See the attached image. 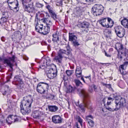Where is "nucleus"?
<instances>
[{
  "instance_id": "nucleus-13",
  "label": "nucleus",
  "mask_w": 128,
  "mask_h": 128,
  "mask_svg": "<svg viewBox=\"0 0 128 128\" xmlns=\"http://www.w3.org/2000/svg\"><path fill=\"white\" fill-rule=\"evenodd\" d=\"M39 68L42 69H44L48 75V74H50L52 72V70L50 66V65H47V64L45 65L43 64H40L39 66Z\"/></svg>"
},
{
  "instance_id": "nucleus-19",
  "label": "nucleus",
  "mask_w": 128,
  "mask_h": 128,
  "mask_svg": "<svg viewBox=\"0 0 128 128\" xmlns=\"http://www.w3.org/2000/svg\"><path fill=\"white\" fill-rule=\"evenodd\" d=\"M82 70L81 68L79 66H77L76 70V75L78 78H80L82 76Z\"/></svg>"
},
{
  "instance_id": "nucleus-64",
  "label": "nucleus",
  "mask_w": 128,
  "mask_h": 128,
  "mask_svg": "<svg viewBox=\"0 0 128 128\" xmlns=\"http://www.w3.org/2000/svg\"><path fill=\"white\" fill-rule=\"evenodd\" d=\"M124 64H128V61L125 62L124 63Z\"/></svg>"
},
{
  "instance_id": "nucleus-52",
  "label": "nucleus",
  "mask_w": 128,
  "mask_h": 128,
  "mask_svg": "<svg viewBox=\"0 0 128 128\" xmlns=\"http://www.w3.org/2000/svg\"><path fill=\"white\" fill-rule=\"evenodd\" d=\"M45 14H46V16L47 18H50V15L47 12H45Z\"/></svg>"
},
{
  "instance_id": "nucleus-33",
  "label": "nucleus",
  "mask_w": 128,
  "mask_h": 128,
  "mask_svg": "<svg viewBox=\"0 0 128 128\" xmlns=\"http://www.w3.org/2000/svg\"><path fill=\"white\" fill-rule=\"evenodd\" d=\"M74 82L75 83L76 86H80L82 87V82L78 80H75Z\"/></svg>"
},
{
  "instance_id": "nucleus-2",
  "label": "nucleus",
  "mask_w": 128,
  "mask_h": 128,
  "mask_svg": "<svg viewBox=\"0 0 128 128\" xmlns=\"http://www.w3.org/2000/svg\"><path fill=\"white\" fill-rule=\"evenodd\" d=\"M66 50L63 49H60L59 50V52L58 53V56L54 58V61L61 63L62 59L64 57L62 55L64 54L68 56V57H65V58H68L70 60H71L73 56L71 52L72 50L69 45L66 46Z\"/></svg>"
},
{
  "instance_id": "nucleus-55",
  "label": "nucleus",
  "mask_w": 128,
  "mask_h": 128,
  "mask_svg": "<svg viewBox=\"0 0 128 128\" xmlns=\"http://www.w3.org/2000/svg\"><path fill=\"white\" fill-rule=\"evenodd\" d=\"M107 33L108 34H110L111 33V30H108L107 32Z\"/></svg>"
},
{
  "instance_id": "nucleus-23",
  "label": "nucleus",
  "mask_w": 128,
  "mask_h": 128,
  "mask_svg": "<svg viewBox=\"0 0 128 128\" xmlns=\"http://www.w3.org/2000/svg\"><path fill=\"white\" fill-rule=\"evenodd\" d=\"M53 38L52 40L53 42L54 43L57 44L59 40V37L57 33L53 34L52 35Z\"/></svg>"
},
{
  "instance_id": "nucleus-49",
  "label": "nucleus",
  "mask_w": 128,
  "mask_h": 128,
  "mask_svg": "<svg viewBox=\"0 0 128 128\" xmlns=\"http://www.w3.org/2000/svg\"><path fill=\"white\" fill-rule=\"evenodd\" d=\"M19 117H17L16 116H14V122H18L19 120Z\"/></svg>"
},
{
  "instance_id": "nucleus-45",
  "label": "nucleus",
  "mask_w": 128,
  "mask_h": 128,
  "mask_svg": "<svg viewBox=\"0 0 128 128\" xmlns=\"http://www.w3.org/2000/svg\"><path fill=\"white\" fill-rule=\"evenodd\" d=\"M103 85L105 86L107 88H108L110 89V88H111V85L110 84H103Z\"/></svg>"
},
{
  "instance_id": "nucleus-35",
  "label": "nucleus",
  "mask_w": 128,
  "mask_h": 128,
  "mask_svg": "<svg viewBox=\"0 0 128 128\" xmlns=\"http://www.w3.org/2000/svg\"><path fill=\"white\" fill-rule=\"evenodd\" d=\"M43 28L42 27H39V26H36L35 29L38 32L40 33L42 32Z\"/></svg>"
},
{
  "instance_id": "nucleus-48",
  "label": "nucleus",
  "mask_w": 128,
  "mask_h": 128,
  "mask_svg": "<svg viewBox=\"0 0 128 128\" xmlns=\"http://www.w3.org/2000/svg\"><path fill=\"white\" fill-rule=\"evenodd\" d=\"M8 65V66L10 68V69L9 70L11 72L12 70V67L14 66V64H7Z\"/></svg>"
},
{
  "instance_id": "nucleus-4",
  "label": "nucleus",
  "mask_w": 128,
  "mask_h": 128,
  "mask_svg": "<svg viewBox=\"0 0 128 128\" xmlns=\"http://www.w3.org/2000/svg\"><path fill=\"white\" fill-rule=\"evenodd\" d=\"M49 88V84L47 83L41 82L39 83L36 87V90L39 93L41 94H47Z\"/></svg>"
},
{
  "instance_id": "nucleus-6",
  "label": "nucleus",
  "mask_w": 128,
  "mask_h": 128,
  "mask_svg": "<svg viewBox=\"0 0 128 128\" xmlns=\"http://www.w3.org/2000/svg\"><path fill=\"white\" fill-rule=\"evenodd\" d=\"M6 2L8 3V6L10 10H15L16 12L18 11L19 4L18 0H7Z\"/></svg>"
},
{
  "instance_id": "nucleus-59",
  "label": "nucleus",
  "mask_w": 128,
  "mask_h": 128,
  "mask_svg": "<svg viewBox=\"0 0 128 128\" xmlns=\"http://www.w3.org/2000/svg\"><path fill=\"white\" fill-rule=\"evenodd\" d=\"M24 59L26 60H28V58L27 57H24Z\"/></svg>"
},
{
  "instance_id": "nucleus-41",
  "label": "nucleus",
  "mask_w": 128,
  "mask_h": 128,
  "mask_svg": "<svg viewBox=\"0 0 128 128\" xmlns=\"http://www.w3.org/2000/svg\"><path fill=\"white\" fill-rule=\"evenodd\" d=\"M86 118L88 122V121L92 120L91 119H93V118L91 115H88L86 116Z\"/></svg>"
},
{
  "instance_id": "nucleus-5",
  "label": "nucleus",
  "mask_w": 128,
  "mask_h": 128,
  "mask_svg": "<svg viewBox=\"0 0 128 128\" xmlns=\"http://www.w3.org/2000/svg\"><path fill=\"white\" fill-rule=\"evenodd\" d=\"M104 10V7L100 4H96L92 8V13L94 16H98L101 15Z\"/></svg>"
},
{
  "instance_id": "nucleus-7",
  "label": "nucleus",
  "mask_w": 128,
  "mask_h": 128,
  "mask_svg": "<svg viewBox=\"0 0 128 128\" xmlns=\"http://www.w3.org/2000/svg\"><path fill=\"white\" fill-rule=\"evenodd\" d=\"M14 116L10 115L7 118L6 120H5L4 117L2 114H0V125H3L4 123L6 122L8 124H11L12 122H14Z\"/></svg>"
},
{
  "instance_id": "nucleus-21",
  "label": "nucleus",
  "mask_w": 128,
  "mask_h": 128,
  "mask_svg": "<svg viewBox=\"0 0 128 128\" xmlns=\"http://www.w3.org/2000/svg\"><path fill=\"white\" fill-rule=\"evenodd\" d=\"M89 23L86 22H84L80 24L79 25L80 27L85 29L84 30H85L86 29H87L88 28L89 26Z\"/></svg>"
},
{
  "instance_id": "nucleus-8",
  "label": "nucleus",
  "mask_w": 128,
  "mask_h": 128,
  "mask_svg": "<svg viewBox=\"0 0 128 128\" xmlns=\"http://www.w3.org/2000/svg\"><path fill=\"white\" fill-rule=\"evenodd\" d=\"M47 18H44L41 20L44 23H46V26H44L42 32H41V34L43 35H46L48 34L50 32V24L47 23L46 21Z\"/></svg>"
},
{
  "instance_id": "nucleus-61",
  "label": "nucleus",
  "mask_w": 128,
  "mask_h": 128,
  "mask_svg": "<svg viewBox=\"0 0 128 128\" xmlns=\"http://www.w3.org/2000/svg\"><path fill=\"white\" fill-rule=\"evenodd\" d=\"M111 102L110 101H108L107 102V105H110L111 103Z\"/></svg>"
},
{
  "instance_id": "nucleus-9",
  "label": "nucleus",
  "mask_w": 128,
  "mask_h": 128,
  "mask_svg": "<svg viewBox=\"0 0 128 128\" xmlns=\"http://www.w3.org/2000/svg\"><path fill=\"white\" fill-rule=\"evenodd\" d=\"M16 57L13 55L11 57H5L4 56L2 62L5 64H12V63L15 62Z\"/></svg>"
},
{
  "instance_id": "nucleus-1",
  "label": "nucleus",
  "mask_w": 128,
  "mask_h": 128,
  "mask_svg": "<svg viewBox=\"0 0 128 128\" xmlns=\"http://www.w3.org/2000/svg\"><path fill=\"white\" fill-rule=\"evenodd\" d=\"M26 100H23L20 105V112L23 114H28L30 112L32 104L33 102L32 98L31 96H28Z\"/></svg>"
},
{
  "instance_id": "nucleus-29",
  "label": "nucleus",
  "mask_w": 128,
  "mask_h": 128,
  "mask_svg": "<svg viewBox=\"0 0 128 128\" xmlns=\"http://www.w3.org/2000/svg\"><path fill=\"white\" fill-rule=\"evenodd\" d=\"M120 53L123 56H124L126 58H128V50L125 48Z\"/></svg>"
},
{
  "instance_id": "nucleus-51",
  "label": "nucleus",
  "mask_w": 128,
  "mask_h": 128,
  "mask_svg": "<svg viewBox=\"0 0 128 128\" xmlns=\"http://www.w3.org/2000/svg\"><path fill=\"white\" fill-rule=\"evenodd\" d=\"M104 52L105 55L107 57H111V55L110 54H107L106 51L105 50H104Z\"/></svg>"
},
{
  "instance_id": "nucleus-11",
  "label": "nucleus",
  "mask_w": 128,
  "mask_h": 128,
  "mask_svg": "<svg viewBox=\"0 0 128 128\" xmlns=\"http://www.w3.org/2000/svg\"><path fill=\"white\" fill-rule=\"evenodd\" d=\"M115 32L118 36L121 38L124 35L125 30L120 27H117L115 28Z\"/></svg>"
},
{
  "instance_id": "nucleus-16",
  "label": "nucleus",
  "mask_w": 128,
  "mask_h": 128,
  "mask_svg": "<svg viewBox=\"0 0 128 128\" xmlns=\"http://www.w3.org/2000/svg\"><path fill=\"white\" fill-rule=\"evenodd\" d=\"M68 34L69 41L71 42L72 43L77 40V37L74 35V33L69 32Z\"/></svg>"
},
{
  "instance_id": "nucleus-63",
  "label": "nucleus",
  "mask_w": 128,
  "mask_h": 128,
  "mask_svg": "<svg viewBox=\"0 0 128 128\" xmlns=\"http://www.w3.org/2000/svg\"><path fill=\"white\" fill-rule=\"evenodd\" d=\"M48 41L49 43H50L51 42V40H50L48 39Z\"/></svg>"
},
{
  "instance_id": "nucleus-12",
  "label": "nucleus",
  "mask_w": 128,
  "mask_h": 128,
  "mask_svg": "<svg viewBox=\"0 0 128 128\" xmlns=\"http://www.w3.org/2000/svg\"><path fill=\"white\" fill-rule=\"evenodd\" d=\"M115 98H116V101L115 102V104H116V108H111L110 107H109L108 106H106V108L109 110L110 111L113 112L114 111H116L118 110L120 108L121 106H120V104L118 102V100L117 99L116 97V96H114Z\"/></svg>"
},
{
  "instance_id": "nucleus-43",
  "label": "nucleus",
  "mask_w": 128,
  "mask_h": 128,
  "mask_svg": "<svg viewBox=\"0 0 128 128\" xmlns=\"http://www.w3.org/2000/svg\"><path fill=\"white\" fill-rule=\"evenodd\" d=\"M68 91L69 92H72L74 90L73 88L71 86H70L68 88Z\"/></svg>"
},
{
  "instance_id": "nucleus-17",
  "label": "nucleus",
  "mask_w": 128,
  "mask_h": 128,
  "mask_svg": "<svg viewBox=\"0 0 128 128\" xmlns=\"http://www.w3.org/2000/svg\"><path fill=\"white\" fill-rule=\"evenodd\" d=\"M53 122L56 123H60L62 122V120L61 118L59 116H55L52 118Z\"/></svg>"
},
{
  "instance_id": "nucleus-10",
  "label": "nucleus",
  "mask_w": 128,
  "mask_h": 128,
  "mask_svg": "<svg viewBox=\"0 0 128 128\" xmlns=\"http://www.w3.org/2000/svg\"><path fill=\"white\" fill-rule=\"evenodd\" d=\"M85 10L84 7L78 6L77 7L74 9V14L77 16H80L82 15Z\"/></svg>"
},
{
  "instance_id": "nucleus-36",
  "label": "nucleus",
  "mask_w": 128,
  "mask_h": 128,
  "mask_svg": "<svg viewBox=\"0 0 128 128\" xmlns=\"http://www.w3.org/2000/svg\"><path fill=\"white\" fill-rule=\"evenodd\" d=\"M72 44L73 45V46H77L80 45V44L78 42L77 40L76 41L73 42L72 43Z\"/></svg>"
},
{
  "instance_id": "nucleus-31",
  "label": "nucleus",
  "mask_w": 128,
  "mask_h": 128,
  "mask_svg": "<svg viewBox=\"0 0 128 128\" xmlns=\"http://www.w3.org/2000/svg\"><path fill=\"white\" fill-rule=\"evenodd\" d=\"M7 18L2 17L1 18H0V25L2 26L4 23H6L7 21Z\"/></svg>"
},
{
  "instance_id": "nucleus-14",
  "label": "nucleus",
  "mask_w": 128,
  "mask_h": 128,
  "mask_svg": "<svg viewBox=\"0 0 128 128\" xmlns=\"http://www.w3.org/2000/svg\"><path fill=\"white\" fill-rule=\"evenodd\" d=\"M54 67V70L53 68H52V72L50 74H48L47 75L48 77L50 78H53L56 76L57 75V70L56 66L54 64H52Z\"/></svg>"
},
{
  "instance_id": "nucleus-44",
  "label": "nucleus",
  "mask_w": 128,
  "mask_h": 128,
  "mask_svg": "<svg viewBox=\"0 0 128 128\" xmlns=\"http://www.w3.org/2000/svg\"><path fill=\"white\" fill-rule=\"evenodd\" d=\"M9 88V86H5V88L6 89V88L8 89V90H6L4 92V93H2V94L3 95H5L6 94V93L9 90H8V88Z\"/></svg>"
},
{
  "instance_id": "nucleus-22",
  "label": "nucleus",
  "mask_w": 128,
  "mask_h": 128,
  "mask_svg": "<svg viewBox=\"0 0 128 128\" xmlns=\"http://www.w3.org/2000/svg\"><path fill=\"white\" fill-rule=\"evenodd\" d=\"M41 114L39 110H35L33 111L32 115L34 118H39Z\"/></svg>"
},
{
  "instance_id": "nucleus-20",
  "label": "nucleus",
  "mask_w": 128,
  "mask_h": 128,
  "mask_svg": "<svg viewBox=\"0 0 128 128\" xmlns=\"http://www.w3.org/2000/svg\"><path fill=\"white\" fill-rule=\"evenodd\" d=\"M114 21L110 18L108 17L107 18V22L106 26V28H111L114 24Z\"/></svg>"
},
{
  "instance_id": "nucleus-54",
  "label": "nucleus",
  "mask_w": 128,
  "mask_h": 128,
  "mask_svg": "<svg viewBox=\"0 0 128 128\" xmlns=\"http://www.w3.org/2000/svg\"><path fill=\"white\" fill-rule=\"evenodd\" d=\"M84 77L86 78H88L89 80H90V81H91V79L90 76H85Z\"/></svg>"
},
{
  "instance_id": "nucleus-30",
  "label": "nucleus",
  "mask_w": 128,
  "mask_h": 128,
  "mask_svg": "<svg viewBox=\"0 0 128 128\" xmlns=\"http://www.w3.org/2000/svg\"><path fill=\"white\" fill-rule=\"evenodd\" d=\"M117 98L120 99V101H118V102L120 104V106H122L124 104L125 102V100L124 98H122L120 96H117Z\"/></svg>"
},
{
  "instance_id": "nucleus-25",
  "label": "nucleus",
  "mask_w": 128,
  "mask_h": 128,
  "mask_svg": "<svg viewBox=\"0 0 128 128\" xmlns=\"http://www.w3.org/2000/svg\"><path fill=\"white\" fill-rule=\"evenodd\" d=\"M107 18H102L99 21V23L104 27H106V20H107Z\"/></svg>"
},
{
  "instance_id": "nucleus-40",
  "label": "nucleus",
  "mask_w": 128,
  "mask_h": 128,
  "mask_svg": "<svg viewBox=\"0 0 128 128\" xmlns=\"http://www.w3.org/2000/svg\"><path fill=\"white\" fill-rule=\"evenodd\" d=\"M66 73L68 76H70L73 73V71L67 70L66 71Z\"/></svg>"
},
{
  "instance_id": "nucleus-42",
  "label": "nucleus",
  "mask_w": 128,
  "mask_h": 128,
  "mask_svg": "<svg viewBox=\"0 0 128 128\" xmlns=\"http://www.w3.org/2000/svg\"><path fill=\"white\" fill-rule=\"evenodd\" d=\"M14 80L16 81H20L21 82H22L21 79L19 78L18 76H16L14 78Z\"/></svg>"
},
{
  "instance_id": "nucleus-39",
  "label": "nucleus",
  "mask_w": 128,
  "mask_h": 128,
  "mask_svg": "<svg viewBox=\"0 0 128 128\" xmlns=\"http://www.w3.org/2000/svg\"><path fill=\"white\" fill-rule=\"evenodd\" d=\"M88 122L90 126L91 127H92L94 125V123L92 120H88Z\"/></svg>"
},
{
  "instance_id": "nucleus-18",
  "label": "nucleus",
  "mask_w": 128,
  "mask_h": 128,
  "mask_svg": "<svg viewBox=\"0 0 128 128\" xmlns=\"http://www.w3.org/2000/svg\"><path fill=\"white\" fill-rule=\"evenodd\" d=\"M115 48L118 53L122 51L124 48L123 47V45L120 43H117L115 45Z\"/></svg>"
},
{
  "instance_id": "nucleus-53",
  "label": "nucleus",
  "mask_w": 128,
  "mask_h": 128,
  "mask_svg": "<svg viewBox=\"0 0 128 128\" xmlns=\"http://www.w3.org/2000/svg\"><path fill=\"white\" fill-rule=\"evenodd\" d=\"M4 54L2 55V57H0V62H2L3 61V58L4 57Z\"/></svg>"
},
{
  "instance_id": "nucleus-46",
  "label": "nucleus",
  "mask_w": 128,
  "mask_h": 128,
  "mask_svg": "<svg viewBox=\"0 0 128 128\" xmlns=\"http://www.w3.org/2000/svg\"><path fill=\"white\" fill-rule=\"evenodd\" d=\"M50 5H48L46 7V8L48 10L49 13L52 10L50 9Z\"/></svg>"
},
{
  "instance_id": "nucleus-38",
  "label": "nucleus",
  "mask_w": 128,
  "mask_h": 128,
  "mask_svg": "<svg viewBox=\"0 0 128 128\" xmlns=\"http://www.w3.org/2000/svg\"><path fill=\"white\" fill-rule=\"evenodd\" d=\"M44 6V5L42 4L39 3V2H36V6L37 8H42Z\"/></svg>"
},
{
  "instance_id": "nucleus-57",
  "label": "nucleus",
  "mask_w": 128,
  "mask_h": 128,
  "mask_svg": "<svg viewBox=\"0 0 128 128\" xmlns=\"http://www.w3.org/2000/svg\"><path fill=\"white\" fill-rule=\"evenodd\" d=\"M81 79L82 80L84 83H85L86 82H85V81L84 80L83 77L82 76H81Z\"/></svg>"
},
{
  "instance_id": "nucleus-60",
  "label": "nucleus",
  "mask_w": 128,
  "mask_h": 128,
  "mask_svg": "<svg viewBox=\"0 0 128 128\" xmlns=\"http://www.w3.org/2000/svg\"><path fill=\"white\" fill-rule=\"evenodd\" d=\"M1 39L2 41L3 42H4L5 40V39L4 38L2 37L1 38Z\"/></svg>"
},
{
  "instance_id": "nucleus-37",
  "label": "nucleus",
  "mask_w": 128,
  "mask_h": 128,
  "mask_svg": "<svg viewBox=\"0 0 128 128\" xmlns=\"http://www.w3.org/2000/svg\"><path fill=\"white\" fill-rule=\"evenodd\" d=\"M50 61V60L49 58H48V60L44 59L42 62V64H49Z\"/></svg>"
},
{
  "instance_id": "nucleus-24",
  "label": "nucleus",
  "mask_w": 128,
  "mask_h": 128,
  "mask_svg": "<svg viewBox=\"0 0 128 128\" xmlns=\"http://www.w3.org/2000/svg\"><path fill=\"white\" fill-rule=\"evenodd\" d=\"M127 64H121L119 67V69L120 72L121 74L124 75L126 74L124 71L125 69Z\"/></svg>"
},
{
  "instance_id": "nucleus-3",
  "label": "nucleus",
  "mask_w": 128,
  "mask_h": 128,
  "mask_svg": "<svg viewBox=\"0 0 128 128\" xmlns=\"http://www.w3.org/2000/svg\"><path fill=\"white\" fill-rule=\"evenodd\" d=\"M78 93L81 94L84 97L83 102L79 106V110L82 112H84L86 107L89 105L90 102L88 100L90 97L88 94L86 92L84 89H77Z\"/></svg>"
},
{
  "instance_id": "nucleus-58",
  "label": "nucleus",
  "mask_w": 128,
  "mask_h": 128,
  "mask_svg": "<svg viewBox=\"0 0 128 128\" xmlns=\"http://www.w3.org/2000/svg\"><path fill=\"white\" fill-rule=\"evenodd\" d=\"M85 0L86 2H92L93 0Z\"/></svg>"
},
{
  "instance_id": "nucleus-47",
  "label": "nucleus",
  "mask_w": 128,
  "mask_h": 128,
  "mask_svg": "<svg viewBox=\"0 0 128 128\" xmlns=\"http://www.w3.org/2000/svg\"><path fill=\"white\" fill-rule=\"evenodd\" d=\"M74 128H80L78 122L75 123L74 124Z\"/></svg>"
},
{
  "instance_id": "nucleus-26",
  "label": "nucleus",
  "mask_w": 128,
  "mask_h": 128,
  "mask_svg": "<svg viewBox=\"0 0 128 128\" xmlns=\"http://www.w3.org/2000/svg\"><path fill=\"white\" fill-rule=\"evenodd\" d=\"M121 23L125 28H128V19L124 18L121 21Z\"/></svg>"
},
{
  "instance_id": "nucleus-27",
  "label": "nucleus",
  "mask_w": 128,
  "mask_h": 128,
  "mask_svg": "<svg viewBox=\"0 0 128 128\" xmlns=\"http://www.w3.org/2000/svg\"><path fill=\"white\" fill-rule=\"evenodd\" d=\"M48 108L49 110L52 112H56L58 109V107L55 106H48Z\"/></svg>"
},
{
  "instance_id": "nucleus-34",
  "label": "nucleus",
  "mask_w": 128,
  "mask_h": 128,
  "mask_svg": "<svg viewBox=\"0 0 128 128\" xmlns=\"http://www.w3.org/2000/svg\"><path fill=\"white\" fill-rule=\"evenodd\" d=\"M76 119L78 120V122L80 123V125L81 126H82V120L81 118L80 117L78 116H77L76 117Z\"/></svg>"
},
{
  "instance_id": "nucleus-50",
  "label": "nucleus",
  "mask_w": 128,
  "mask_h": 128,
  "mask_svg": "<svg viewBox=\"0 0 128 128\" xmlns=\"http://www.w3.org/2000/svg\"><path fill=\"white\" fill-rule=\"evenodd\" d=\"M22 1L23 6L24 5H26V4L27 2V0H22Z\"/></svg>"
},
{
  "instance_id": "nucleus-32",
  "label": "nucleus",
  "mask_w": 128,
  "mask_h": 128,
  "mask_svg": "<svg viewBox=\"0 0 128 128\" xmlns=\"http://www.w3.org/2000/svg\"><path fill=\"white\" fill-rule=\"evenodd\" d=\"M2 17L8 18V13L7 12L2 11Z\"/></svg>"
},
{
  "instance_id": "nucleus-15",
  "label": "nucleus",
  "mask_w": 128,
  "mask_h": 128,
  "mask_svg": "<svg viewBox=\"0 0 128 128\" xmlns=\"http://www.w3.org/2000/svg\"><path fill=\"white\" fill-rule=\"evenodd\" d=\"M23 7L25 11L28 13H33L35 10V8L32 5H29L28 6L26 5H24Z\"/></svg>"
},
{
  "instance_id": "nucleus-62",
  "label": "nucleus",
  "mask_w": 128,
  "mask_h": 128,
  "mask_svg": "<svg viewBox=\"0 0 128 128\" xmlns=\"http://www.w3.org/2000/svg\"><path fill=\"white\" fill-rule=\"evenodd\" d=\"M112 98L110 97H109L108 98V100H112Z\"/></svg>"
},
{
  "instance_id": "nucleus-56",
  "label": "nucleus",
  "mask_w": 128,
  "mask_h": 128,
  "mask_svg": "<svg viewBox=\"0 0 128 128\" xmlns=\"http://www.w3.org/2000/svg\"><path fill=\"white\" fill-rule=\"evenodd\" d=\"M93 87L94 89V91L95 92L97 91V89L96 87V86L95 85H94L93 86Z\"/></svg>"
},
{
  "instance_id": "nucleus-28",
  "label": "nucleus",
  "mask_w": 128,
  "mask_h": 128,
  "mask_svg": "<svg viewBox=\"0 0 128 128\" xmlns=\"http://www.w3.org/2000/svg\"><path fill=\"white\" fill-rule=\"evenodd\" d=\"M49 13L51 17L54 20H56V22H57V21L56 20V19L57 18V15L55 12L52 10Z\"/></svg>"
}]
</instances>
